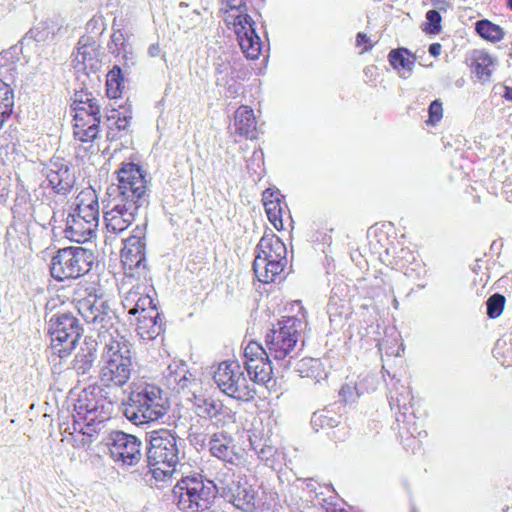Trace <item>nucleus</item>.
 Segmentation results:
<instances>
[{
  "label": "nucleus",
  "mask_w": 512,
  "mask_h": 512,
  "mask_svg": "<svg viewBox=\"0 0 512 512\" xmlns=\"http://www.w3.org/2000/svg\"><path fill=\"white\" fill-rule=\"evenodd\" d=\"M117 184L107 188L110 209L104 213L107 233L118 235L135 220L138 211L149 204L146 172L133 162L122 163Z\"/></svg>",
  "instance_id": "obj_1"
},
{
  "label": "nucleus",
  "mask_w": 512,
  "mask_h": 512,
  "mask_svg": "<svg viewBox=\"0 0 512 512\" xmlns=\"http://www.w3.org/2000/svg\"><path fill=\"white\" fill-rule=\"evenodd\" d=\"M113 408L114 403L102 394L101 388L84 389L74 403L72 424L65 428L72 436L73 446L89 447L110 420Z\"/></svg>",
  "instance_id": "obj_2"
},
{
  "label": "nucleus",
  "mask_w": 512,
  "mask_h": 512,
  "mask_svg": "<svg viewBox=\"0 0 512 512\" xmlns=\"http://www.w3.org/2000/svg\"><path fill=\"white\" fill-rule=\"evenodd\" d=\"M383 378L388 388V402L391 410L395 411L396 427L405 449L412 451L419 446L421 437L426 432L417 422L416 402L408 386L401 383L395 372L383 366Z\"/></svg>",
  "instance_id": "obj_3"
},
{
  "label": "nucleus",
  "mask_w": 512,
  "mask_h": 512,
  "mask_svg": "<svg viewBox=\"0 0 512 512\" xmlns=\"http://www.w3.org/2000/svg\"><path fill=\"white\" fill-rule=\"evenodd\" d=\"M122 413L132 424L141 426L162 419L170 410V401L163 390L148 382H133Z\"/></svg>",
  "instance_id": "obj_4"
},
{
  "label": "nucleus",
  "mask_w": 512,
  "mask_h": 512,
  "mask_svg": "<svg viewBox=\"0 0 512 512\" xmlns=\"http://www.w3.org/2000/svg\"><path fill=\"white\" fill-rule=\"evenodd\" d=\"M145 462L155 479L171 476L184 457V440L173 430L161 428L145 433Z\"/></svg>",
  "instance_id": "obj_5"
},
{
  "label": "nucleus",
  "mask_w": 512,
  "mask_h": 512,
  "mask_svg": "<svg viewBox=\"0 0 512 512\" xmlns=\"http://www.w3.org/2000/svg\"><path fill=\"white\" fill-rule=\"evenodd\" d=\"M134 368L130 342L124 337H111L105 343L100 358V384L107 388L123 387L131 378Z\"/></svg>",
  "instance_id": "obj_6"
},
{
  "label": "nucleus",
  "mask_w": 512,
  "mask_h": 512,
  "mask_svg": "<svg viewBox=\"0 0 512 512\" xmlns=\"http://www.w3.org/2000/svg\"><path fill=\"white\" fill-rule=\"evenodd\" d=\"M75 207L66 218L64 234L67 239L86 243L96 235L99 225V202L96 191L83 189L75 199Z\"/></svg>",
  "instance_id": "obj_7"
},
{
  "label": "nucleus",
  "mask_w": 512,
  "mask_h": 512,
  "mask_svg": "<svg viewBox=\"0 0 512 512\" xmlns=\"http://www.w3.org/2000/svg\"><path fill=\"white\" fill-rule=\"evenodd\" d=\"M217 493L215 483L200 474L182 477L172 490L173 502L183 512L210 510Z\"/></svg>",
  "instance_id": "obj_8"
},
{
  "label": "nucleus",
  "mask_w": 512,
  "mask_h": 512,
  "mask_svg": "<svg viewBox=\"0 0 512 512\" xmlns=\"http://www.w3.org/2000/svg\"><path fill=\"white\" fill-rule=\"evenodd\" d=\"M305 327L306 323L302 318L296 316L282 317L266 334V351L282 370L291 367L293 357L290 356L288 360H285V358L295 349L300 332Z\"/></svg>",
  "instance_id": "obj_9"
},
{
  "label": "nucleus",
  "mask_w": 512,
  "mask_h": 512,
  "mask_svg": "<svg viewBox=\"0 0 512 512\" xmlns=\"http://www.w3.org/2000/svg\"><path fill=\"white\" fill-rule=\"evenodd\" d=\"M253 271L260 282H275L287 266V248L274 233H265L255 248Z\"/></svg>",
  "instance_id": "obj_10"
},
{
  "label": "nucleus",
  "mask_w": 512,
  "mask_h": 512,
  "mask_svg": "<svg viewBox=\"0 0 512 512\" xmlns=\"http://www.w3.org/2000/svg\"><path fill=\"white\" fill-rule=\"evenodd\" d=\"M93 252L80 246L59 249L49 265L54 280L63 282L77 279L88 273L93 265Z\"/></svg>",
  "instance_id": "obj_11"
},
{
  "label": "nucleus",
  "mask_w": 512,
  "mask_h": 512,
  "mask_svg": "<svg viewBox=\"0 0 512 512\" xmlns=\"http://www.w3.org/2000/svg\"><path fill=\"white\" fill-rule=\"evenodd\" d=\"M226 5L230 11H235V14H230L225 21L235 26V32L241 50L248 59H258L262 53L264 44L256 32L255 21L247 14L246 1L226 0Z\"/></svg>",
  "instance_id": "obj_12"
},
{
  "label": "nucleus",
  "mask_w": 512,
  "mask_h": 512,
  "mask_svg": "<svg viewBox=\"0 0 512 512\" xmlns=\"http://www.w3.org/2000/svg\"><path fill=\"white\" fill-rule=\"evenodd\" d=\"M48 334L53 353L63 358L75 349L83 334V327L73 313L58 312L48 321Z\"/></svg>",
  "instance_id": "obj_13"
},
{
  "label": "nucleus",
  "mask_w": 512,
  "mask_h": 512,
  "mask_svg": "<svg viewBox=\"0 0 512 512\" xmlns=\"http://www.w3.org/2000/svg\"><path fill=\"white\" fill-rule=\"evenodd\" d=\"M218 388L236 400L250 401L256 395L255 387L246 378L238 361H223L213 375Z\"/></svg>",
  "instance_id": "obj_14"
},
{
  "label": "nucleus",
  "mask_w": 512,
  "mask_h": 512,
  "mask_svg": "<svg viewBox=\"0 0 512 512\" xmlns=\"http://www.w3.org/2000/svg\"><path fill=\"white\" fill-rule=\"evenodd\" d=\"M109 455L121 467H133L143 459V442L136 435L120 430L111 431L107 438Z\"/></svg>",
  "instance_id": "obj_15"
},
{
  "label": "nucleus",
  "mask_w": 512,
  "mask_h": 512,
  "mask_svg": "<svg viewBox=\"0 0 512 512\" xmlns=\"http://www.w3.org/2000/svg\"><path fill=\"white\" fill-rule=\"evenodd\" d=\"M77 310L83 320L96 330H109L114 326L117 318L109 301L102 296L90 294L79 300Z\"/></svg>",
  "instance_id": "obj_16"
},
{
  "label": "nucleus",
  "mask_w": 512,
  "mask_h": 512,
  "mask_svg": "<svg viewBox=\"0 0 512 512\" xmlns=\"http://www.w3.org/2000/svg\"><path fill=\"white\" fill-rule=\"evenodd\" d=\"M244 366L250 383L267 385L272 380L275 367L272 356L257 342H250L244 349Z\"/></svg>",
  "instance_id": "obj_17"
},
{
  "label": "nucleus",
  "mask_w": 512,
  "mask_h": 512,
  "mask_svg": "<svg viewBox=\"0 0 512 512\" xmlns=\"http://www.w3.org/2000/svg\"><path fill=\"white\" fill-rule=\"evenodd\" d=\"M46 181L54 192L67 195L73 188L76 177L73 166L63 158H52L46 165Z\"/></svg>",
  "instance_id": "obj_18"
},
{
  "label": "nucleus",
  "mask_w": 512,
  "mask_h": 512,
  "mask_svg": "<svg viewBox=\"0 0 512 512\" xmlns=\"http://www.w3.org/2000/svg\"><path fill=\"white\" fill-rule=\"evenodd\" d=\"M99 47L93 37H80L77 43V51L73 53V68L78 72L83 71L86 75L96 73L101 67Z\"/></svg>",
  "instance_id": "obj_19"
},
{
  "label": "nucleus",
  "mask_w": 512,
  "mask_h": 512,
  "mask_svg": "<svg viewBox=\"0 0 512 512\" xmlns=\"http://www.w3.org/2000/svg\"><path fill=\"white\" fill-rule=\"evenodd\" d=\"M194 412L200 418L209 419L213 424L219 426L234 421V413L220 400L212 397L194 396Z\"/></svg>",
  "instance_id": "obj_20"
},
{
  "label": "nucleus",
  "mask_w": 512,
  "mask_h": 512,
  "mask_svg": "<svg viewBox=\"0 0 512 512\" xmlns=\"http://www.w3.org/2000/svg\"><path fill=\"white\" fill-rule=\"evenodd\" d=\"M121 258L124 269L130 276L146 277V242L125 239Z\"/></svg>",
  "instance_id": "obj_21"
},
{
  "label": "nucleus",
  "mask_w": 512,
  "mask_h": 512,
  "mask_svg": "<svg viewBox=\"0 0 512 512\" xmlns=\"http://www.w3.org/2000/svg\"><path fill=\"white\" fill-rule=\"evenodd\" d=\"M98 358V342L92 336H86L79 350L71 360L68 370L78 377H90Z\"/></svg>",
  "instance_id": "obj_22"
},
{
  "label": "nucleus",
  "mask_w": 512,
  "mask_h": 512,
  "mask_svg": "<svg viewBox=\"0 0 512 512\" xmlns=\"http://www.w3.org/2000/svg\"><path fill=\"white\" fill-rule=\"evenodd\" d=\"M262 201L267 214V218L274 228L278 231L284 229V214L287 212V219L290 225L293 224V219L288 210V206L284 201V196L279 190L267 188L262 194Z\"/></svg>",
  "instance_id": "obj_23"
},
{
  "label": "nucleus",
  "mask_w": 512,
  "mask_h": 512,
  "mask_svg": "<svg viewBox=\"0 0 512 512\" xmlns=\"http://www.w3.org/2000/svg\"><path fill=\"white\" fill-rule=\"evenodd\" d=\"M235 447L233 437L224 431L213 433L208 440L210 454L232 465H238L242 460V455L235 451Z\"/></svg>",
  "instance_id": "obj_24"
},
{
  "label": "nucleus",
  "mask_w": 512,
  "mask_h": 512,
  "mask_svg": "<svg viewBox=\"0 0 512 512\" xmlns=\"http://www.w3.org/2000/svg\"><path fill=\"white\" fill-rule=\"evenodd\" d=\"M16 64L11 51L0 53V104L6 103L4 99L9 97V105L14 106V91L10 82L14 80Z\"/></svg>",
  "instance_id": "obj_25"
},
{
  "label": "nucleus",
  "mask_w": 512,
  "mask_h": 512,
  "mask_svg": "<svg viewBox=\"0 0 512 512\" xmlns=\"http://www.w3.org/2000/svg\"><path fill=\"white\" fill-rule=\"evenodd\" d=\"M384 333L385 336L378 341L377 347L381 354V359L383 362L382 367L385 364L386 369H389L385 357H400V353L404 350V347L401 341L400 333L395 327L386 328Z\"/></svg>",
  "instance_id": "obj_26"
},
{
  "label": "nucleus",
  "mask_w": 512,
  "mask_h": 512,
  "mask_svg": "<svg viewBox=\"0 0 512 512\" xmlns=\"http://www.w3.org/2000/svg\"><path fill=\"white\" fill-rule=\"evenodd\" d=\"M136 331L143 340L155 339L163 331V321L158 309L149 310L148 315L137 317Z\"/></svg>",
  "instance_id": "obj_27"
},
{
  "label": "nucleus",
  "mask_w": 512,
  "mask_h": 512,
  "mask_svg": "<svg viewBox=\"0 0 512 512\" xmlns=\"http://www.w3.org/2000/svg\"><path fill=\"white\" fill-rule=\"evenodd\" d=\"M256 119L253 109L241 105L234 114L235 131L240 136L255 139L257 137Z\"/></svg>",
  "instance_id": "obj_28"
},
{
  "label": "nucleus",
  "mask_w": 512,
  "mask_h": 512,
  "mask_svg": "<svg viewBox=\"0 0 512 512\" xmlns=\"http://www.w3.org/2000/svg\"><path fill=\"white\" fill-rule=\"evenodd\" d=\"M394 259L395 265L403 270L409 278H419L421 273L424 272L421 261L417 260L416 255L409 248L401 247L395 252Z\"/></svg>",
  "instance_id": "obj_29"
},
{
  "label": "nucleus",
  "mask_w": 512,
  "mask_h": 512,
  "mask_svg": "<svg viewBox=\"0 0 512 512\" xmlns=\"http://www.w3.org/2000/svg\"><path fill=\"white\" fill-rule=\"evenodd\" d=\"M294 370L302 378H311L316 383H320L322 380H326L328 373L320 359L305 357L294 362Z\"/></svg>",
  "instance_id": "obj_30"
},
{
  "label": "nucleus",
  "mask_w": 512,
  "mask_h": 512,
  "mask_svg": "<svg viewBox=\"0 0 512 512\" xmlns=\"http://www.w3.org/2000/svg\"><path fill=\"white\" fill-rule=\"evenodd\" d=\"M388 61L393 69L398 70L400 75L406 78L412 73L416 57L410 50L401 47L389 52Z\"/></svg>",
  "instance_id": "obj_31"
},
{
  "label": "nucleus",
  "mask_w": 512,
  "mask_h": 512,
  "mask_svg": "<svg viewBox=\"0 0 512 512\" xmlns=\"http://www.w3.org/2000/svg\"><path fill=\"white\" fill-rule=\"evenodd\" d=\"M108 49L115 57L122 56L125 66L129 67L130 65H134L135 62L132 48L128 43L127 37L121 30L113 32L110 42L108 43Z\"/></svg>",
  "instance_id": "obj_32"
},
{
  "label": "nucleus",
  "mask_w": 512,
  "mask_h": 512,
  "mask_svg": "<svg viewBox=\"0 0 512 512\" xmlns=\"http://www.w3.org/2000/svg\"><path fill=\"white\" fill-rule=\"evenodd\" d=\"M341 416L332 409H322L316 411L311 417V427L315 432L325 428H335L340 423Z\"/></svg>",
  "instance_id": "obj_33"
},
{
  "label": "nucleus",
  "mask_w": 512,
  "mask_h": 512,
  "mask_svg": "<svg viewBox=\"0 0 512 512\" xmlns=\"http://www.w3.org/2000/svg\"><path fill=\"white\" fill-rule=\"evenodd\" d=\"M475 30L481 38L493 43L501 41L505 36L504 30L488 19L478 20Z\"/></svg>",
  "instance_id": "obj_34"
},
{
  "label": "nucleus",
  "mask_w": 512,
  "mask_h": 512,
  "mask_svg": "<svg viewBox=\"0 0 512 512\" xmlns=\"http://www.w3.org/2000/svg\"><path fill=\"white\" fill-rule=\"evenodd\" d=\"M216 68H215V84L218 87L227 86V84L231 83L232 81L236 79H240L241 76L239 75V71L235 67L234 64H232L229 61H221L216 62Z\"/></svg>",
  "instance_id": "obj_35"
},
{
  "label": "nucleus",
  "mask_w": 512,
  "mask_h": 512,
  "mask_svg": "<svg viewBox=\"0 0 512 512\" xmlns=\"http://www.w3.org/2000/svg\"><path fill=\"white\" fill-rule=\"evenodd\" d=\"M100 123V118H94L92 121L74 124V137L81 142L94 141L97 138Z\"/></svg>",
  "instance_id": "obj_36"
},
{
  "label": "nucleus",
  "mask_w": 512,
  "mask_h": 512,
  "mask_svg": "<svg viewBox=\"0 0 512 512\" xmlns=\"http://www.w3.org/2000/svg\"><path fill=\"white\" fill-rule=\"evenodd\" d=\"M494 65V60L491 55L483 50L474 52L473 66L477 77L481 80H487L492 74L491 66Z\"/></svg>",
  "instance_id": "obj_37"
},
{
  "label": "nucleus",
  "mask_w": 512,
  "mask_h": 512,
  "mask_svg": "<svg viewBox=\"0 0 512 512\" xmlns=\"http://www.w3.org/2000/svg\"><path fill=\"white\" fill-rule=\"evenodd\" d=\"M123 71L119 65H114L106 76V94L110 99L120 96L123 85Z\"/></svg>",
  "instance_id": "obj_38"
},
{
  "label": "nucleus",
  "mask_w": 512,
  "mask_h": 512,
  "mask_svg": "<svg viewBox=\"0 0 512 512\" xmlns=\"http://www.w3.org/2000/svg\"><path fill=\"white\" fill-rule=\"evenodd\" d=\"M252 447L258 458L264 462L266 466L276 469L280 464L281 453L274 446L265 443L261 445H254L252 443Z\"/></svg>",
  "instance_id": "obj_39"
},
{
  "label": "nucleus",
  "mask_w": 512,
  "mask_h": 512,
  "mask_svg": "<svg viewBox=\"0 0 512 512\" xmlns=\"http://www.w3.org/2000/svg\"><path fill=\"white\" fill-rule=\"evenodd\" d=\"M329 302L327 304V313L332 323L341 324L344 314L346 315L347 309L345 307V300L336 297L337 293L335 288L331 291Z\"/></svg>",
  "instance_id": "obj_40"
},
{
  "label": "nucleus",
  "mask_w": 512,
  "mask_h": 512,
  "mask_svg": "<svg viewBox=\"0 0 512 512\" xmlns=\"http://www.w3.org/2000/svg\"><path fill=\"white\" fill-rule=\"evenodd\" d=\"M74 124H79L80 122L92 121L94 118L101 119V105L100 103H88L87 105H78L74 106Z\"/></svg>",
  "instance_id": "obj_41"
},
{
  "label": "nucleus",
  "mask_w": 512,
  "mask_h": 512,
  "mask_svg": "<svg viewBox=\"0 0 512 512\" xmlns=\"http://www.w3.org/2000/svg\"><path fill=\"white\" fill-rule=\"evenodd\" d=\"M506 299L502 294L494 293L486 301V313L490 319L498 318L505 307Z\"/></svg>",
  "instance_id": "obj_42"
},
{
  "label": "nucleus",
  "mask_w": 512,
  "mask_h": 512,
  "mask_svg": "<svg viewBox=\"0 0 512 512\" xmlns=\"http://www.w3.org/2000/svg\"><path fill=\"white\" fill-rule=\"evenodd\" d=\"M141 299V287H133L131 288L123 297L122 305L125 310H127L128 314L133 315L136 307H139L138 302Z\"/></svg>",
  "instance_id": "obj_43"
},
{
  "label": "nucleus",
  "mask_w": 512,
  "mask_h": 512,
  "mask_svg": "<svg viewBox=\"0 0 512 512\" xmlns=\"http://www.w3.org/2000/svg\"><path fill=\"white\" fill-rule=\"evenodd\" d=\"M378 383L379 379L377 375L368 373L359 377V380L354 388L357 391V394L360 395L364 392L376 390Z\"/></svg>",
  "instance_id": "obj_44"
},
{
  "label": "nucleus",
  "mask_w": 512,
  "mask_h": 512,
  "mask_svg": "<svg viewBox=\"0 0 512 512\" xmlns=\"http://www.w3.org/2000/svg\"><path fill=\"white\" fill-rule=\"evenodd\" d=\"M426 20L424 31L429 34H438L441 31L442 18L437 10L432 9L427 11Z\"/></svg>",
  "instance_id": "obj_45"
},
{
  "label": "nucleus",
  "mask_w": 512,
  "mask_h": 512,
  "mask_svg": "<svg viewBox=\"0 0 512 512\" xmlns=\"http://www.w3.org/2000/svg\"><path fill=\"white\" fill-rule=\"evenodd\" d=\"M132 118L131 111L129 110V114H126V111L123 113H120L118 110L113 109L111 111L110 115L106 116L107 121L114 120V124L117 126V129L119 131L125 130L127 126L130 123V120Z\"/></svg>",
  "instance_id": "obj_46"
},
{
  "label": "nucleus",
  "mask_w": 512,
  "mask_h": 512,
  "mask_svg": "<svg viewBox=\"0 0 512 512\" xmlns=\"http://www.w3.org/2000/svg\"><path fill=\"white\" fill-rule=\"evenodd\" d=\"M429 118L426 121L428 125H436L443 117V107L439 99L433 100L428 108Z\"/></svg>",
  "instance_id": "obj_47"
},
{
  "label": "nucleus",
  "mask_w": 512,
  "mask_h": 512,
  "mask_svg": "<svg viewBox=\"0 0 512 512\" xmlns=\"http://www.w3.org/2000/svg\"><path fill=\"white\" fill-rule=\"evenodd\" d=\"M138 304H139V307H136V309L134 310V314H133V315L138 314V317H141L142 314H144L145 316L148 315L149 310L158 309L156 303L151 298V296L148 294H144L142 291H141V299L138 302Z\"/></svg>",
  "instance_id": "obj_48"
},
{
  "label": "nucleus",
  "mask_w": 512,
  "mask_h": 512,
  "mask_svg": "<svg viewBox=\"0 0 512 512\" xmlns=\"http://www.w3.org/2000/svg\"><path fill=\"white\" fill-rule=\"evenodd\" d=\"M50 32L48 30L47 24L44 22H40L38 25L29 30L26 34V37H29L36 42H44L48 39Z\"/></svg>",
  "instance_id": "obj_49"
},
{
  "label": "nucleus",
  "mask_w": 512,
  "mask_h": 512,
  "mask_svg": "<svg viewBox=\"0 0 512 512\" xmlns=\"http://www.w3.org/2000/svg\"><path fill=\"white\" fill-rule=\"evenodd\" d=\"M74 98V106L78 105H87L88 103H98L99 100L93 96L91 92H87L84 90L76 91Z\"/></svg>",
  "instance_id": "obj_50"
},
{
  "label": "nucleus",
  "mask_w": 512,
  "mask_h": 512,
  "mask_svg": "<svg viewBox=\"0 0 512 512\" xmlns=\"http://www.w3.org/2000/svg\"><path fill=\"white\" fill-rule=\"evenodd\" d=\"M188 440L196 449H203L208 446L207 435L201 432H189Z\"/></svg>",
  "instance_id": "obj_51"
},
{
  "label": "nucleus",
  "mask_w": 512,
  "mask_h": 512,
  "mask_svg": "<svg viewBox=\"0 0 512 512\" xmlns=\"http://www.w3.org/2000/svg\"><path fill=\"white\" fill-rule=\"evenodd\" d=\"M8 99L9 97L6 96V99H4L6 103L0 104V129L2 128L4 122L8 120L13 113L14 106L9 105Z\"/></svg>",
  "instance_id": "obj_52"
},
{
  "label": "nucleus",
  "mask_w": 512,
  "mask_h": 512,
  "mask_svg": "<svg viewBox=\"0 0 512 512\" xmlns=\"http://www.w3.org/2000/svg\"><path fill=\"white\" fill-rule=\"evenodd\" d=\"M225 88V96L227 98H236L241 89H242V85L240 82L236 80L232 81L231 83L227 84V86H223Z\"/></svg>",
  "instance_id": "obj_53"
},
{
  "label": "nucleus",
  "mask_w": 512,
  "mask_h": 512,
  "mask_svg": "<svg viewBox=\"0 0 512 512\" xmlns=\"http://www.w3.org/2000/svg\"><path fill=\"white\" fill-rule=\"evenodd\" d=\"M146 223L142 225H137L133 231L132 234L127 238V240H138V242H145V236H146Z\"/></svg>",
  "instance_id": "obj_54"
},
{
  "label": "nucleus",
  "mask_w": 512,
  "mask_h": 512,
  "mask_svg": "<svg viewBox=\"0 0 512 512\" xmlns=\"http://www.w3.org/2000/svg\"><path fill=\"white\" fill-rule=\"evenodd\" d=\"M254 164H257L258 168H260V164H263V152L261 150L254 151L252 157L247 161L248 170H254L257 173V170L253 167Z\"/></svg>",
  "instance_id": "obj_55"
},
{
  "label": "nucleus",
  "mask_w": 512,
  "mask_h": 512,
  "mask_svg": "<svg viewBox=\"0 0 512 512\" xmlns=\"http://www.w3.org/2000/svg\"><path fill=\"white\" fill-rule=\"evenodd\" d=\"M356 45L357 46L365 45L364 48L362 49V53L371 50L373 47V45L371 44L370 38L363 32L357 33Z\"/></svg>",
  "instance_id": "obj_56"
},
{
  "label": "nucleus",
  "mask_w": 512,
  "mask_h": 512,
  "mask_svg": "<svg viewBox=\"0 0 512 512\" xmlns=\"http://www.w3.org/2000/svg\"><path fill=\"white\" fill-rule=\"evenodd\" d=\"M364 74L367 78H369L371 81L376 79L377 74V67L374 65H370L365 67Z\"/></svg>",
  "instance_id": "obj_57"
},
{
  "label": "nucleus",
  "mask_w": 512,
  "mask_h": 512,
  "mask_svg": "<svg viewBox=\"0 0 512 512\" xmlns=\"http://www.w3.org/2000/svg\"><path fill=\"white\" fill-rule=\"evenodd\" d=\"M441 49H442V46L440 43H432V44H430L428 51L431 56L437 57L440 55Z\"/></svg>",
  "instance_id": "obj_58"
},
{
  "label": "nucleus",
  "mask_w": 512,
  "mask_h": 512,
  "mask_svg": "<svg viewBox=\"0 0 512 512\" xmlns=\"http://www.w3.org/2000/svg\"><path fill=\"white\" fill-rule=\"evenodd\" d=\"M160 46L158 43H153L148 48V55L150 57H157L160 54Z\"/></svg>",
  "instance_id": "obj_59"
},
{
  "label": "nucleus",
  "mask_w": 512,
  "mask_h": 512,
  "mask_svg": "<svg viewBox=\"0 0 512 512\" xmlns=\"http://www.w3.org/2000/svg\"><path fill=\"white\" fill-rule=\"evenodd\" d=\"M502 97L505 100L512 101V87L504 86V93Z\"/></svg>",
  "instance_id": "obj_60"
},
{
  "label": "nucleus",
  "mask_w": 512,
  "mask_h": 512,
  "mask_svg": "<svg viewBox=\"0 0 512 512\" xmlns=\"http://www.w3.org/2000/svg\"><path fill=\"white\" fill-rule=\"evenodd\" d=\"M346 390H350V387H349L348 385H347V386H343V387L341 388L340 394H341V395H342V394L344 395V394L346 393Z\"/></svg>",
  "instance_id": "obj_61"
},
{
  "label": "nucleus",
  "mask_w": 512,
  "mask_h": 512,
  "mask_svg": "<svg viewBox=\"0 0 512 512\" xmlns=\"http://www.w3.org/2000/svg\"><path fill=\"white\" fill-rule=\"evenodd\" d=\"M507 5L512 10V0H507Z\"/></svg>",
  "instance_id": "obj_62"
},
{
  "label": "nucleus",
  "mask_w": 512,
  "mask_h": 512,
  "mask_svg": "<svg viewBox=\"0 0 512 512\" xmlns=\"http://www.w3.org/2000/svg\"><path fill=\"white\" fill-rule=\"evenodd\" d=\"M440 3H442V4H446V3H445V2H443V1H438V2H434V5H439Z\"/></svg>",
  "instance_id": "obj_63"
},
{
  "label": "nucleus",
  "mask_w": 512,
  "mask_h": 512,
  "mask_svg": "<svg viewBox=\"0 0 512 512\" xmlns=\"http://www.w3.org/2000/svg\"><path fill=\"white\" fill-rule=\"evenodd\" d=\"M55 215H56V213L54 212V213H53V216H52V218H51V221H55Z\"/></svg>",
  "instance_id": "obj_64"
}]
</instances>
